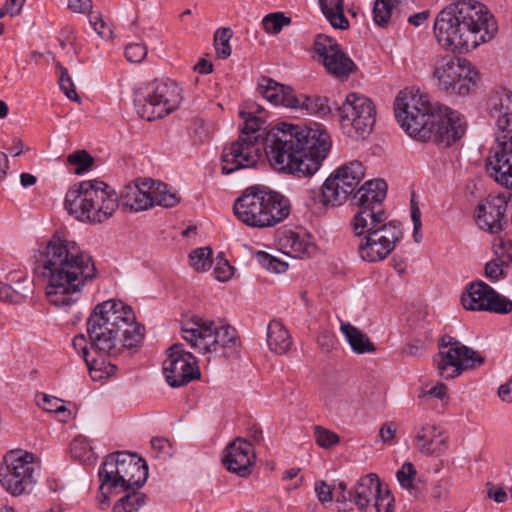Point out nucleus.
Here are the masks:
<instances>
[{"label":"nucleus","mask_w":512,"mask_h":512,"mask_svg":"<svg viewBox=\"0 0 512 512\" xmlns=\"http://www.w3.org/2000/svg\"><path fill=\"white\" fill-rule=\"evenodd\" d=\"M240 115L244 126L239 138L222 153L224 174L255 166L263 149L274 169L306 177L320 168L331 149L329 134L318 125L281 123L261 133L263 121L259 117L246 112Z\"/></svg>","instance_id":"obj_1"},{"label":"nucleus","mask_w":512,"mask_h":512,"mask_svg":"<svg viewBox=\"0 0 512 512\" xmlns=\"http://www.w3.org/2000/svg\"><path fill=\"white\" fill-rule=\"evenodd\" d=\"M38 262L47 279L45 295L55 307L67 308L79 299L82 288L97 277L92 257L64 231H56L39 251Z\"/></svg>","instance_id":"obj_2"},{"label":"nucleus","mask_w":512,"mask_h":512,"mask_svg":"<svg viewBox=\"0 0 512 512\" xmlns=\"http://www.w3.org/2000/svg\"><path fill=\"white\" fill-rule=\"evenodd\" d=\"M394 111L402 129L418 141L449 147L465 133L458 112L439 103H430L428 96L419 92H400Z\"/></svg>","instance_id":"obj_3"},{"label":"nucleus","mask_w":512,"mask_h":512,"mask_svg":"<svg viewBox=\"0 0 512 512\" xmlns=\"http://www.w3.org/2000/svg\"><path fill=\"white\" fill-rule=\"evenodd\" d=\"M497 31V22L487 7L472 0L451 3L439 12L434 22L438 43L459 53L490 41Z\"/></svg>","instance_id":"obj_4"},{"label":"nucleus","mask_w":512,"mask_h":512,"mask_svg":"<svg viewBox=\"0 0 512 512\" xmlns=\"http://www.w3.org/2000/svg\"><path fill=\"white\" fill-rule=\"evenodd\" d=\"M387 194H353L350 206L356 209L350 227L355 236H364L359 255L367 262L384 260L402 239L400 223L389 221L384 201Z\"/></svg>","instance_id":"obj_5"},{"label":"nucleus","mask_w":512,"mask_h":512,"mask_svg":"<svg viewBox=\"0 0 512 512\" xmlns=\"http://www.w3.org/2000/svg\"><path fill=\"white\" fill-rule=\"evenodd\" d=\"M148 477V466L136 454L116 452L107 455L99 470V502L108 500L114 490L136 491L144 485Z\"/></svg>","instance_id":"obj_6"},{"label":"nucleus","mask_w":512,"mask_h":512,"mask_svg":"<svg viewBox=\"0 0 512 512\" xmlns=\"http://www.w3.org/2000/svg\"><path fill=\"white\" fill-rule=\"evenodd\" d=\"M183 338L199 353L208 354L222 350L225 357L237 354L240 340L236 330L229 325L218 326L214 321L192 317L183 323Z\"/></svg>","instance_id":"obj_7"},{"label":"nucleus","mask_w":512,"mask_h":512,"mask_svg":"<svg viewBox=\"0 0 512 512\" xmlns=\"http://www.w3.org/2000/svg\"><path fill=\"white\" fill-rule=\"evenodd\" d=\"M88 320H95L104 330L122 337V347L138 346L144 338V327L136 322L132 308L122 301L108 300L96 305Z\"/></svg>","instance_id":"obj_8"},{"label":"nucleus","mask_w":512,"mask_h":512,"mask_svg":"<svg viewBox=\"0 0 512 512\" xmlns=\"http://www.w3.org/2000/svg\"><path fill=\"white\" fill-rule=\"evenodd\" d=\"M39 464L35 456L21 450L10 451L4 457V466L0 468V483L13 496H19L32 490L36 483Z\"/></svg>","instance_id":"obj_9"},{"label":"nucleus","mask_w":512,"mask_h":512,"mask_svg":"<svg viewBox=\"0 0 512 512\" xmlns=\"http://www.w3.org/2000/svg\"><path fill=\"white\" fill-rule=\"evenodd\" d=\"M434 76L441 90L459 96L468 95L479 79L478 72L468 60L453 56L444 57L436 63Z\"/></svg>","instance_id":"obj_10"},{"label":"nucleus","mask_w":512,"mask_h":512,"mask_svg":"<svg viewBox=\"0 0 512 512\" xmlns=\"http://www.w3.org/2000/svg\"><path fill=\"white\" fill-rule=\"evenodd\" d=\"M337 110L342 130L348 137L365 139L373 131L376 108L369 98L351 93Z\"/></svg>","instance_id":"obj_11"},{"label":"nucleus","mask_w":512,"mask_h":512,"mask_svg":"<svg viewBox=\"0 0 512 512\" xmlns=\"http://www.w3.org/2000/svg\"><path fill=\"white\" fill-rule=\"evenodd\" d=\"M442 349L435 357L438 374L445 379H453L468 369L481 366L485 358L476 350L463 345L451 336L442 338Z\"/></svg>","instance_id":"obj_12"},{"label":"nucleus","mask_w":512,"mask_h":512,"mask_svg":"<svg viewBox=\"0 0 512 512\" xmlns=\"http://www.w3.org/2000/svg\"><path fill=\"white\" fill-rule=\"evenodd\" d=\"M134 102L141 118L148 121L162 118L177 106V86L174 83L154 81L137 92Z\"/></svg>","instance_id":"obj_13"},{"label":"nucleus","mask_w":512,"mask_h":512,"mask_svg":"<svg viewBox=\"0 0 512 512\" xmlns=\"http://www.w3.org/2000/svg\"><path fill=\"white\" fill-rule=\"evenodd\" d=\"M495 141V152L487 159V172L496 182L512 189V115L497 118Z\"/></svg>","instance_id":"obj_14"},{"label":"nucleus","mask_w":512,"mask_h":512,"mask_svg":"<svg viewBox=\"0 0 512 512\" xmlns=\"http://www.w3.org/2000/svg\"><path fill=\"white\" fill-rule=\"evenodd\" d=\"M365 171L359 161H351L338 167L324 182L323 188L331 192H387L388 184L384 179L366 181L358 189Z\"/></svg>","instance_id":"obj_15"},{"label":"nucleus","mask_w":512,"mask_h":512,"mask_svg":"<svg viewBox=\"0 0 512 512\" xmlns=\"http://www.w3.org/2000/svg\"><path fill=\"white\" fill-rule=\"evenodd\" d=\"M65 208L79 221L101 223L116 210L111 194H66Z\"/></svg>","instance_id":"obj_16"},{"label":"nucleus","mask_w":512,"mask_h":512,"mask_svg":"<svg viewBox=\"0 0 512 512\" xmlns=\"http://www.w3.org/2000/svg\"><path fill=\"white\" fill-rule=\"evenodd\" d=\"M314 51L318 61L332 76L343 79L354 73L357 69L353 60L343 51L335 39L319 34L314 42Z\"/></svg>","instance_id":"obj_17"},{"label":"nucleus","mask_w":512,"mask_h":512,"mask_svg":"<svg viewBox=\"0 0 512 512\" xmlns=\"http://www.w3.org/2000/svg\"><path fill=\"white\" fill-rule=\"evenodd\" d=\"M163 373L171 387H180L200 377L195 357L186 352L182 344H174L167 350Z\"/></svg>","instance_id":"obj_18"},{"label":"nucleus","mask_w":512,"mask_h":512,"mask_svg":"<svg viewBox=\"0 0 512 512\" xmlns=\"http://www.w3.org/2000/svg\"><path fill=\"white\" fill-rule=\"evenodd\" d=\"M461 302L466 310L471 311H490L498 314L512 311V301L482 281L471 283L462 294Z\"/></svg>","instance_id":"obj_19"},{"label":"nucleus","mask_w":512,"mask_h":512,"mask_svg":"<svg viewBox=\"0 0 512 512\" xmlns=\"http://www.w3.org/2000/svg\"><path fill=\"white\" fill-rule=\"evenodd\" d=\"M348 494V499L360 510H365L374 501L375 512H392L393 498L388 490L382 491L379 478L374 473L360 478L354 490Z\"/></svg>","instance_id":"obj_20"},{"label":"nucleus","mask_w":512,"mask_h":512,"mask_svg":"<svg viewBox=\"0 0 512 512\" xmlns=\"http://www.w3.org/2000/svg\"><path fill=\"white\" fill-rule=\"evenodd\" d=\"M511 194H488L476 208L480 229L491 234L503 232L508 225L506 211Z\"/></svg>","instance_id":"obj_21"},{"label":"nucleus","mask_w":512,"mask_h":512,"mask_svg":"<svg viewBox=\"0 0 512 512\" xmlns=\"http://www.w3.org/2000/svg\"><path fill=\"white\" fill-rule=\"evenodd\" d=\"M116 208L123 211L141 212L155 206L172 208L180 202L178 194H111Z\"/></svg>","instance_id":"obj_22"},{"label":"nucleus","mask_w":512,"mask_h":512,"mask_svg":"<svg viewBox=\"0 0 512 512\" xmlns=\"http://www.w3.org/2000/svg\"><path fill=\"white\" fill-rule=\"evenodd\" d=\"M255 458L252 444L245 439L237 438L226 447L223 463L230 472L246 477L251 473Z\"/></svg>","instance_id":"obj_23"},{"label":"nucleus","mask_w":512,"mask_h":512,"mask_svg":"<svg viewBox=\"0 0 512 512\" xmlns=\"http://www.w3.org/2000/svg\"><path fill=\"white\" fill-rule=\"evenodd\" d=\"M233 211L241 222L251 227L264 228L268 219L262 194H241L234 202Z\"/></svg>","instance_id":"obj_24"},{"label":"nucleus","mask_w":512,"mask_h":512,"mask_svg":"<svg viewBox=\"0 0 512 512\" xmlns=\"http://www.w3.org/2000/svg\"><path fill=\"white\" fill-rule=\"evenodd\" d=\"M415 446L424 455L441 456L448 448V437L433 424H425L417 429Z\"/></svg>","instance_id":"obj_25"},{"label":"nucleus","mask_w":512,"mask_h":512,"mask_svg":"<svg viewBox=\"0 0 512 512\" xmlns=\"http://www.w3.org/2000/svg\"><path fill=\"white\" fill-rule=\"evenodd\" d=\"M87 333L91 349L95 353L112 354L122 347V337L111 330H104L95 320L87 321Z\"/></svg>","instance_id":"obj_26"},{"label":"nucleus","mask_w":512,"mask_h":512,"mask_svg":"<svg viewBox=\"0 0 512 512\" xmlns=\"http://www.w3.org/2000/svg\"><path fill=\"white\" fill-rule=\"evenodd\" d=\"M264 197L265 227L274 226L286 219L291 212V204L284 194H262Z\"/></svg>","instance_id":"obj_27"},{"label":"nucleus","mask_w":512,"mask_h":512,"mask_svg":"<svg viewBox=\"0 0 512 512\" xmlns=\"http://www.w3.org/2000/svg\"><path fill=\"white\" fill-rule=\"evenodd\" d=\"M340 331L345 336V339L354 353L366 354L376 351V346L370 338L354 325L347 322H341Z\"/></svg>","instance_id":"obj_28"},{"label":"nucleus","mask_w":512,"mask_h":512,"mask_svg":"<svg viewBox=\"0 0 512 512\" xmlns=\"http://www.w3.org/2000/svg\"><path fill=\"white\" fill-rule=\"evenodd\" d=\"M267 343L272 352L282 355L290 350L292 337L280 321L272 320L268 325Z\"/></svg>","instance_id":"obj_29"},{"label":"nucleus","mask_w":512,"mask_h":512,"mask_svg":"<svg viewBox=\"0 0 512 512\" xmlns=\"http://www.w3.org/2000/svg\"><path fill=\"white\" fill-rule=\"evenodd\" d=\"M353 194H311L306 204L312 213L321 215L328 209L342 206Z\"/></svg>","instance_id":"obj_30"},{"label":"nucleus","mask_w":512,"mask_h":512,"mask_svg":"<svg viewBox=\"0 0 512 512\" xmlns=\"http://www.w3.org/2000/svg\"><path fill=\"white\" fill-rule=\"evenodd\" d=\"M281 245L286 249V254L294 258H302L310 255L315 249L311 241L300 234L288 231L281 239Z\"/></svg>","instance_id":"obj_31"},{"label":"nucleus","mask_w":512,"mask_h":512,"mask_svg":"<svg viewBox=\"0 0 512 512\" xmlns=\"http://www.w3.org/2000/svg\"><path fill=\"white\" fill-rule=\"evenodd\" d=\"M488 111L493 117L512 115V91L506 88L494 90L487 103Z\"/></svg>","instance_id":"obj_32"},{"label":"nucleus","mask_w":512,"mask_h":512,"mask_svg":"<svg viewBox=\"0 0 512 512\" xmlns=\"http://www.w3.org/2000/svg\"><path fill=\"white\" fill-rule=\"evenodd\" d=\"M343 4V0H319L321 11L332 27L346 30L349 28V21L344 15Z\"/></svg>","instance_id":"obj_33"},{"label":"nucleus","mask_w":512,"mask_h":512,"mask_svg":"<svg viewBox=\"0 0 512 512\" xmlns=\"http://www.w3.org/2000/svg\"><path fill=\"white\" fill-rule=\"evenodd\" d=\"M32 293V282L23 277L16 282V286L0 283V300L10 304L21 303Z\"/></svg>","instance_id":"obj_34"},{"label":"nucleus","mask_w":512,"mask_h":512,"mask_svg":"<svg viewBox=\"0 0 512 512\" xmlns=\"http://www.w3.org/2000/svg\"><path fill=\"white\" fill-rule=\"evenodd\" d=\"M108 354L99 353L98 358H87L85 360L89 374L93 381H100L115 374L116 366L107 361Z\"/></svg>","instance_id":"obj_35"},{"label":"nucleus","mask_w":512,"mask_h":512,"mask_svg":"<svg viewBox=\"0 0 512 512\" xmlns=\"http://www.w3.org/2000/svg\"><path fill=\"white\" fill-rule=\"evenodd\" d=\"M124 189L127 191L136 190L137 192H169L170 187L167 183L151 177H139L129 181Z\"/></svg>","instance_id":"obj_36"},{"label":"nucleus","mask_w":512,"mask_h":512,"mask_svg":"<svg viewBox=\"0 0 512 512\" xmlns=\"http://www.w3.org/2000/svg\"><path fill=\"white\" fill-rule=\"evenodd\" d=\"M37 404L46 412L61 414V421L66 422L71 417V412L65 407L64 401L57 397L41 394L37 396Z\"/></svg>","instance_id":"obj_37"},{"label":"nucleus","mask_w":512,"mask_h":512,"mask_svg":"<svg viewBox=\"0 0 512 512\" xmlns=\"http://www.w3.org/2000/svg\"><path fill=\"white\" fill-rule=\"evenodd\" d=\"M233 32L229 27L218 28L214 33L213 45L218 58L227 59L232 52L230 40Z\"/></svg>","instance_id":"obj_38"},{"label":"nucleus","mask_w":512,"mask_h":512,"mask_svg":"<svg viewBox=\"0 0 512 512\" xmlns=\"http://www.w3.org/2000/svg\"><path fill=\"white\" fill-rule=\"evenodd\" d=\"M145 504V496L137 491H130L120 498L113 507V512H138Z\"/></svg>","instance_id":"obj_39"},{"label":"nucleus","mask_w":512,"mask_h":512,"mask_svg":"<svg viewBox=\"0 0 512 512\" xmlns=\"http://www.w3.org/2000/svg\"><path fill=\"white\" fill-rule=\"evenodd\" d=\"M55 67L58 76V84L62 92L71 101L80 102V97L76 92L74 83L67 68H65L60 62H56Z\"/></svg>","instance_id":"obj_40"},{"label":"nucleus","mask_w":512,"mask_h":512,"mask_svg":"<svg viewBox=\"0 0 512 512\" xmlns=\"http://www.w3.org/2000/svg\"><path fill=\"white\" fill-rule=\"evenodd\" d=\"M67 163L76 166L75 174L89 171L95 164L94 157L85 149H79L67 156Z\"/></svg>","instance_id":"obj_41"},{"label":"nucleus","mask_w":512,"mask_h":512,"mask_svg":"<svg viewBox=\"0 0 512 512\" xmlns=\"http://www.w3.org/2000/svg\"><path fill=\"white\" fill-rule=\"evenodd\" d=\"M70 451L72 456L82 463H90L95 460L93 449L84 437H76L70 445Z\"/></svg>","instance_id":"obj_42"},{"label":"nucleus","mask_w":512,"mask_h":512,"mask_svg":"<svg viewBox=\"0 0 512 512\" xmlns=\"http://www.w3.org/2000/svg\"><path fill=\"white\" fill-rule=\"evenodd\" d=\"M396 0H376L373 7L374 22L381 27H386L391 18Z\"/></svg>","instance_id":"obj_43"},{"label":"nucleus","mask_w":512,"mask_h":512,"mask_svg":"<svg viewBox=\"0 0 512 512\" xmlns=\"http://www.w3.org/2000/svg\"><path fill=\"white\" fill-rule=\"evenodd\" d=\"M211 255L210 247L197 248L189 254L190 264L196 271L204 272L212 265Z\"/></svg>","instance_id":"obj_44"},{"label":"nucleus","mask_w":512,"mask_h":512,"mask_svg":"<svg viewBox=\"0 0 512 512\" xmlns=\"http://www.w3.org/2000/svg\"><path fill=\"white\" fill-rule=\"evenodd\" d=\"M494 253L501 263L512 262V238L506 233L497 236L493 241Z\"/></svg>","instance_id":"obj_45"},{"label":"nucleus","mask_w":512,"mask_h":512,"mask_svg":"<svg viewBox=\"0 0 512 512\" xmlns=\"http://www.w3.org/2000/svg\"><path fill=\"white\" fill-rule=\"evenodd\" d=\"M291 19L282 12L266 15L262 20L264 30L270 34H278L284 26H288Z\"/></svg>","instance_id":"obj_46"},{"label":"nucleus","mask_w":512,"mask_h":512,"mask_svg":"<svg viewBox=\"0 0 512 512\" xmlns=\"http://www.w3.org/2000/svg\"><path fill=\"white\" fill-rule=\"evenodd\" d=\"M211 127L203 119H195L190 128V137L194 144L201 145L208 141Z\"/></svg>","instance_id":"obj_47"},{"label":"nucleus","mask_w":512,"mask_h":512,"mask_svg":"<svg viewBox=\"0 0 512 512\" xmlns=\"http://www.w3.org/2000/svg\"><path fill=\"white\" fill-rule=\"evenodd\" d=\"M258 90L269 102L273 103L277 99L276 92H283L285 90V85L280 84L271 78L262 77L258 83Z\"/></svg>","instance_id":"obj_48"},{"label":"nucleus","mask_w":512,"mask_h":512,"mask_svg":"<svg viewBox=\"0 0 512 512\" xmlns=\"http://www.w3.org/2000/svg\"><path fill=\"white\" fill-rule=\"evenodd\" d=\"M258 263L265 269L273 273H283L287 270V263L280 261L279 259L272 257L266 252L259 251L256 254Z\"/></svg>","instance_id":"obj_49"},{"label":"nucleus","mask_w":512,"mask_h":512,"mask_svg":"<svg viewBox=\"0 0 512 512\" xmlns=\"http://www.w3.org/2000/svg\"><path fill=\"white\" fill-rule=\"evenodd\" d=\"M314 437L316 443L325 449H329L332 446L339 443V436L333 431L323 428L322 426L314 427Z\"/></svg>","instance_id":"obj_50"},{"label":"nucleus","mask_w":512,"mask_h":512,"mask_svg":"<svg viewBox=\"0 0 512 512\" xmlns=\"http://www.w3.org/2000/svg\"><path fill=\"white\" fill-rule=\"evenodd\" d=\"M411 219L413 222V238L416 243H419L422 239L421 234V211L419 208L418 201L416 200L415 194H412L410 200Z\"/></svg>","instance_id":"obj_51"},{"label":"nucleus","mask_w":512,"mask_h":512,"mask_svg":"<svg viewBox=\"0 0 512 512\" xmlns=\"http://www.w3.org/2000/svg\"><path fill=\"white\" fill-rule=\"evenodd\" d=\"M277 99L273 102L275 105H283L287 108H298L301 104L300 99L295 95L290 86L285 85L283 92H276Z\"/></svg>","instance_id":"obj_52"},{"label":"nucleus","mask_w":512,"mask_h":512,"mask_svg":"<svg viewBox=\"0 0 512 512\" xmlns=\"http://www.w3.org/2000/svg\"><path fill=\"white\" fill-rule=\"evenodd\" d=\"M416 476L414 465L406 462L402 465L401 469L397 472V479L400 485L405 489L413 488V480Z\"/></svg>","instance_id":"obj_53"},{"label":"nucleus","mask_w":512,"mask_h":512,"mask_svg":"<svg viewBox=\"0 0 512 512\" xmlns=\"http://www.w3.org/2000/svg\"><path fill=\"white\" fill-rule=\"evenodd\" d=\"M109 185L99 179H90L74 185L73 192H106Z\"/></svg>","instance_id":"obj_54"},{"label":"nucleus","mask_w":512,"mask_h":512,"mask_svg":"<svg viewBox=\"0 0 512 512\" xmlns=\"http://www.w3.org/2000/svg\"><path fill=\"white\" fill-rule=\"evenodd\" d=\"M125 56L131 63H140L147 56V48L144 44H129L125 48Z\"/></svg>","instance_id":"obj_55"},{"label":"nucleus","mask_w":512,"mask_h":512,"mask_svg":"<svg viewBox=\"0 0 512 512\" xmlns=\"http://www.w3.org/2000/svg\"><path fill=\"white\" fill-rule=\"evenodd\" d=\"M447 393L448 387L446 386V384L438 382L429 389L422 388L419 392L418 397L420 399L436 398L442 400L447 396Z\"/></svg>","instance_id":"obj_56"},{"label":"nucleus","mask_w":512,"mask_h":512,"mask_svg":"<svg viewBox=\"0 0 512 512\" xmlns=\"http://www.w3.org/2000/svg\"><path fill=\"white\" fill-rule=\"evenodd\" d=\"M89 23L94 28L95 32L104 39L112 38L113 31L103 21L100 14H90Z\"/></svg>","instance_id":"obj_57"},{"label":"nucleus","mask_w":512,"mask_h":512,"mask_svg":"<svg viewBox=\"0 0 512 512\" xmlns=\"http://www.w3.org/2000/svg\"><path fill=\"white\" fill-rule=\"evenodd\" d=\"M152 449L156 457L167 458L172 455L171 443L163 437H155L151 440Z\"/></svg>","instance_id":"obj_58"},{"label":"nucleus","mask_w":512,"mask_h":512,"mask_svg":"<svg viewBox=\"0 0 512 512\" xmlns=\"http://www.w3.org/2000/svg\"><path fill=\"white\" fill-rule=\"evenodd\" d=\"M214 275L218 281H228L233 275V267L227 260L221 259L214 268Z\"/></svg>","instance_id":"obj_59"},{"label":"nucleus","mask_w":512,"mask_h":512,"mask_svg":"<svg viewBox=\"0 0 512 512\" xmlns=\"http://www.w3.org/2000/svg\"><path fill=\"white\" fill-rule=\"evenodd\" d=\"M397 424L394 422H385L379 430V437L385 444H391L397 432Z\"/></svg>","instance_id":"obj_60"},{"label":"nucleus","mask_w":512,"mask_h":512,"mask_svg":"<svg viewBox=\"0 0 512 512\" xmlns=\"http://www.w3.org/2000/svg\"><path fill=\"white\" fill-rule=\"evenodd\" d=\"M315 492L321 503H329L333 500L332 489L325 481H317L315 483Z\"/></svg>","instance_id":"obj_61"},{"label":"nucleus","mask_w":512,"mask_h":512,"mask_svg":"<svg viewBox=\"0 0 512 512\" xmlns=\"http://www.w3.org/2000/svg\"><path fill=\"white\" fill-rule=\"evenodd\" d=\"M93 7L92 0H69L68 8L73 13L85 14L91 11Z\"/></svg>","instance_id":"obj_62"},{"label":"nucleus","mask_w":512,"mask_h":512,"mask_svg":"<svg viewBox=\"0 0 512 512\" xmlns=\"http://www.w3.org/2000/svg\"><path fill=\"white\" fill-rule=\"evenodd\" d=\"M485 275L491 281H497L503 275L502 265L498 261H490L485 266Z\"/></svg>","instance_id":"obj_63"},{"label":"nucleus","mask_w":512,"mask_h":512,"mask_svg":"<svg viewBox=\"0 0 512 512\" xmlns=\"http://www.w3.org/2000/svg\"><path fill=\"white\" fill-rule=\"evenodd\" d=\"M72 346L74 350L82 355V358L86 360L90 357L88 346H87V340L86 337L83 334L77 335L74 337L72 341Z\"/></svg>","instance_id":"obj_64"}]
</instances>
